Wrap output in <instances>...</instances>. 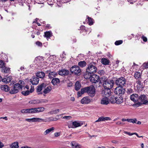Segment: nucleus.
Returning <instances> with one entry per match:
<instances>
[{"label":"nucleus","mask_w":148,"mask_h":148,"mask_svg":"<svg viewBox=\"0 0 148 148\" xmlns=\"http://www.w3.org/2000/svg\"><path fill=\"white\" fill-rule=\"evenodd\" d=\"M142 72L136 71L134 74V77L136 79L140 78L141 77Z\"/></svg>","instance_id":"28"},{"label":"nucleus","mask_w":148,"mask_h":148,"mask_svg":"<svg viewBox=\"0 0 148 148\" xmlns=\"http://www.w3.org/2000/svg\"><path fill=\"white\" fill-rule=\"evenodd\" d=\"M36 76L38 77L43 78L45 77V75L43 72H38L36 73Z\"/></svg>","instance_id":"26"},{"label":"nucleus","mask_w":148,"mask_h":148,"mask_svg":"<svg viewBox=\"0 0 148 148\" xmlns=\"http://www.w3.org/2000/svg\"><path fill=\"white\" fill-rule=\"evenodd\" d=\"M141 67L143 69L148 68V61L147 63H144L142 65Z\"/></svg>","instance_id":"41"},{"label":"nucleus","mask_w":148,"mask_h":148,"mask_svg":"<svg viewBox=\"0 0 148 148\" xmlns=\"http://www.w3.org/2000/svg\"><path fill=\"white\" fill-rule=\"evenodd\" d=\"M115 100V103L119 104L123 103V97H116Z\"/></svg>","instance_id":"23"},{"label":"nucleus","mask_w":148,"mask_h":148,"mask_svg":"<svg viewBox=\"0 0 148 148\" xmlns=\"http://www.w3.org/2000/svg\"><path fill=\"white\" fill-rule=\"evenodd\" d=\"M44 36L47 38H50L52 36V33L51 31H46L44 33Z\"/></svg>","instance_id":"31"},{"label":"nucleus","mask_w":148,"mask_h":148,"mask_svg":"<svg viewBox=\"0 0 148 148\" xmlns=\"http://www.w3.org/2000/svg\"><path fill=\"white\" fill-rule=\"evenodd\" d=\"M29 91L28 90L25 91H22L21 93L23 95L25 96L29 94Z\"/></svg>","instance_id":"42"},{"label":"nucleus","mask_w":148,"mask_h":148,"mask_svg":"<svg viewBox=\"0 0 148 148\" xmlns=\"http://www.w3.org/2000/svg\"><path fill=\"white\" fill-rule=\"evenodd\" d=\"M4 146V145L0 141V148H2Z\"/></svg>","instance_id":"61"},{"label":"nucleus","mask_w":148,"mask_h":148,"mask_svg":"<svg viewBox=\"0 0 148 148\" xmlns=\"http://www.w3.org/2000/svg\"><path fill=\"white\" fill-rule=\"evenodd\" d=\"M124 133L125 134H127L129 136H132V135H133L134 134H135V133H131L130 132H126V131H125L124 132Z\"/></svg>","instance_id":"51"},{"label":"nucleus","mask_w":148,"mask_h":148,"mask_svg":"<svg viewBox=\"0 0 148 148\" xmlns=\"http://www.w3.org/2000/svg\"><path fill=\"white\" fill-rule=\"evenodd\" d=\"M48 119L50 121H54V119L52 117L49 118H48Z\"/></svg>","instance_id":"60"},{"label":"nucleus","mask_w":148,"mask_h":148,"mask_svg":"<svg viewBox=\"0 0 148 148\" xmlns=\"http://www.w3.org/2000/svg\"><path fill=\"white\" fill-rule=\"evenodd\" d=\"M133 92V90L131 88H128L127 91V93L128 94H130Z\"/></svg>","instance_id":"49"},{"label":"nucleus","mask_w":148,"mask_h":148,"mask_svg":"<svg viewBox=\"0 0 148 148\" xmlns=\"http://www.w3.org/2000/svg\"><path fill=\"white\" fill-rule=\"evenodd\" d=\"M122 121H123V122L127 121L128 122V119H125L123 118V119H122Z\"/></svg>","instance_id":"63"},{"label":"nucleus","mask_w":148,"mask_h":148,"mask_svg":"<svg viewBox=\"0 0 148 148\" xmlns=\"http://www.w3.org/2000/svg\"><path fill=\"white\" fill-rule=\"evenodd\" d=\"M60 135V133L58 132H56L54 134V136L56 137L59 136Z\"/></svg>","instance_id":"62"},{"label":"nucleus","mask_w":148,"mask_h":148,"mask_svg":"<svg viewBox=\"0 0 148 148\" xmlns=\"http://www.w3.org/2000/svg\"><path fill=\"white\" fill-rule=\"evenodd\" d=\"M2 72L4 73H8L10 72V70L9 68L6 67L4 66L2 68Z\"/></svg>","instance_id":"35"},{"label":"nucleus","mask_w":148,"mask_h":148,"mask_svg":"<svg viewBox=\"0 0 148 148\" xmlns=\"http://www.w3.org/2000/svg\"><path fill=\"white\" fill-rule=\"evenodd\" d=\"M39 81V79L37 77H33L30 80V82L33 85H37Z\"/></svg>","instance_id":"14"},{"label":"nucleus","mask_w":148,"mask_h":148,"mask_svg":"<svg viewBox=\"0 0 148 148\" xmlns=\"http://www.w3.org/2000/svg\"><path fill=\"white\" fill-rule=\"evenodd\" d=\"M59 111L60 110L59 109H57L56 110L51 111L49 113L51 114H56L58 113Z\"/></svg>","instance_id":"40"},{"label":"nucleus","mask_w":148,"mask_h":148,"mask_svg":"<svg viewBox=\"0 0 148 148\" xmlns=\"http://www.w3.org/2000/svg\"><path fill=\"white\" fill-rule=\"evenodd\" d=\"M5 66V63L2 60H0V68H2Z\"/></svg>","instance_id":"46"},{"label":"nucleus","mask_w":148,"mask_h":148,"mask_svg":"<svg viewBox=\"0 0 148 148\" xmlns=\"http://www.w3.org/2000/svg\"><path fill=\"white\" fill-rule=\"evenodd\" d=\"M86 64V63L84 61H80L78 63V65L81 67H83L85 66Z\"/></svg>","instance_id":"37"},{"label":"nucleus","mask_w":148,"mask_h":148,"mask_svg":"<svg viewBox=\"0 0 148 148\" xmlns=\"http://www.w3.org/2000/svg\"><path fill=\"white\" fill-rule=\"evenodd\" d=\"M91 102V99L88 97H84L81 100V103L83 104H88Z\"/></svg>","instance_id":"12"},{"label":"nucleus","mask_w":148,"mask_h":148,"mask_svg":"<svg viewBox=\"0 0 148 148\" xmlns=\"http://www.w3.org/2000/svg\"><path fill=\"white\" fill-rule=\"evenodd\" d=\"M10 147L11 148H18V143L17 142H14L10 145Z\"/></svg>","instance_id":"32"},{"label":"nucleus","mask_w":148,"mask_h":148,"mask_svg":"<svg viewBox=\"0 0 148 148\" xmlns=\"http://www.w3.org/2000/svg\"><path fill=\"white\" fill-rule=\"evenodd\" d=\"M73 86V83L71 82L68 83L67 84V86L68 87H71Z\"/></svg>","instance_id":"57"},{"label":"nucleus","mask_w":148,"mask_h":148,"mask_svg":"<svg viewBox=\"0 0 148 148\" xmlns=\"http://www.w3.org/2000/svg\"><path fill=\"white\" fill-rule=\"evenodd\" d=\"M115 99H116V97L112 96H111L110 99V101L112 103H114L115 102Z\"/></svg>","instance_id":"39"},{"label":"nucleus","mask_w":148,"mask_h":148,"mask_svg":"<svg viewBox=\"0 0 148 148\" xmlns=\"http://www.w3.org/2000/svg\"><path fill=\"white\" fill-rule=\"evenodd\" d=\"M21 148H32L31 147H29L27 146H25L21 147Z\"/></svg>","instance_id":"64"},{"label":"nucleus","mask_w":148,"mask_h":148,"mask_svg":"<svg viewBox=\"0 0 148 148\" xmlns=\"http://www.w3.org/2000/svg\"><path fill=\"white\" fill-rule=\"evenodd\" d=\"M48 101L46 99H41L39 100V103H47Z\"/></svg>","instance_id":"47"},{"label":"nucleus","mask_w":148,"mask_h":148,"mask_svg":"<svg viewBox=\"0 0 148 148\" xmlns=\"http://www.w3.org/2000/svg\"><path fill=\"white\" fill-rule=\"evenodd\" d=\"M45 110V108L44 107H40L37 108L23 109L21 110V112L22 113L33 114L42 112L44 111Z\"/></svg>","instance_id":"2"},{"label":"nucleus","mask_w":148,"mask_h":148,"mask_svg":"<svg viewBox=\"0 0 148 148\" xmlns=\"http://www.w3.org/2000/svg\"><path fill=\"white\" fill-rule=\"evenodd\" d=\"M54 130V128L53 127H52L47 129L44 132V134L45 135H46L50 133V132L53 131Z\"/></svg>","instance_id":"34"},{"label":"nucleus","mask_w":148,"mask_h":148,"mask_svg":"<svg viewBox=\"0 0 148 148\" xmlns=\"http://www.w3.org/2000/svg\"><path fill=\"white\" fill-rule=\"evenodd\" d=\"M111 119V118L108 117L101 116L99 117L98 119L96 121V122L110 120Z\"/></svg>","instance_id":"20"},{"label":"nucleus","mask_w":148,"mask_h":148,"mask_svg":"<svg viewBox=\"0 0 148 148\" xmlns=\"http://www.w3.org/2000/svg\"><path fill=\"white\" fill-rule=\"evenodd\" d=\"M104 71L103 70H100V71H98V73L99 74H100V75H103L104 74Z\"/></svg>","instance_id":"56"},{"label":"nucleus","mask_w":148,"mask_h":148,"mask_svg":"<svg viewBox=\"0 0 148 148\" xmlns=\"http://www.w3.org/2000/svg\"><path fill=\"white\" fill-rule=\"evenodd\" d=\"M36 44L39 46H42V43L39 41H37L36 42Z\"/></svg>","instance_id":"55"},{"label":"nucleus","mask_w":148,"mask_h":148,"mask_svg":"<svg viewBox=\"0 0 148 148\" xmlns=\"http://www.w3.org/2000/svg\"><path fill=\"white\" fill-rule=\"evenodd\" d=\"M68 127L69 128H73L74 127L73 125L72 122H70V123H68Z\"/></svg>","instance_id":"50"},{"label":"nucleus","mask_w":148,"mask_h":148,"mask_svg":"<svg viewBox=\"0 0 148 148\" xmlns=\"http://www.w3.org/2000/svg\"><path fill=\"white\" fill-rule=\"evenodd\" d=\"M1 89L5 92H8L10 90L9 87L6 85H3L1 86Z\"/></svg>","instance_id":"29"},{"label":"nucleus","mask_w":148,"mask_h":148,"mask_svg":"<svg viewBox=\"0 0 148 148\" xmlns=\"http://www.w3.org/2000/svg\"><path fill=\"white\" fill-rule=\"evenodd\" d=\"M104 93L105 95L107 96H109L111 94L110 89L104 88Z\"/></svg>","instance_id":"27"},{"label":"nucleus","mask_w":148,"mask_h":148,"mask_svg":"<svg viewBox=\"0 0 148 148\" xmlns=\"http://www.w3.org/2000/svg\"><path fill=\"white\" fill-rule=\"evenodd\" d=\"M39 100H33L30 101L29 103L33 105H36L39 104Z\"/></svg>","instance_id":"36"},{"label":"nucleus","mask_w":148,"mask_h":148,"mask_svg":"<svg viewBox=\"0 0 148 148\" xmlns=\"http://www.w3.org/2000/svg\"><path fill=\"white\" fill-rule=\"evenodd\" d=\"M136 83L137 84V87L138 88H140L141 87V82L139 80H138L136 82Z\"/></svg>","instance_id":"48"},{"label":"nucleus","mask_w":148,"mask_h":148,"mask_svg":"<svg viewBox=\"0 0 148 148\" xmlns=\"http://www.w3.org/2000/svg\"><path fill=\"white\" fill-rule=\"evenodd\" d=\"M88 94L91 97H94L95 95V88L93 86L88 87Z\"/></svg>","instance_id":"8"},{"label":"nucleus","mask_w":148,"mask_h":148,"mask_svg":"<svg viewBox=\"0 0 148 148\" xmlns=\"http://www.w3.org/2000/svg\"><path fill=\"white\" fill-rule=\"evenodd\" d=\"M122 87L119 86L116 87L114 90L115 94L120 95L124 94L125 93V90Z\"/></svg>","instance_id":"10"},{"label":"nucleus","mask_w":148,"mask_h":148,"mask_svg":"<svg viewBox=\"0 0 148 148\" xmlns=\"http://www.w3.org/2000/svg\"><path fill=\"white\" fill-rule=\"evenodd\" d=\"M140 101L143 104H148V101L147 96L144 95H140L139 97L138 100Z\"/></svg>","instance_id":"11"},{"label":"nucleus","mask_w":148,"mask_h":148,"mask_svg":"<svg viewBox=\"0 0 148 148\" xmlns=\"http://www.w3.org/2000/svg\"><path fill=\"white\" fill-rule=\"evenodd\" d=\"M126 82V79L123 77L117 79L115 81L116 84L119 86L123 87L125 86Z\"/></svg>","instance_id":"5"},{"label":"nucleus","mask_w":148,"mask_h":148,"mask_svg":"<svg viewBox=\"0 0 148 148\" xmlns=\"http://www.w3.org/2000/svg\"><path fill=\"white\" fill-rule=\"evenodd\" d=\"M70 145L72 148H82V147L81 145L79 144L75 141L71 142L70 143Z\"/></svg>","instance_id":"16"},{"label":"nucleus","mask_w":148,"mask_h":148,"mask_svg":"<svg viewBox=\"0 0 148 148\" xmlns=\"http://www.w3.org/2000/svg\"><path fill=\"white\" fill-rule=\"evenodd\" d=\"M130 99L131 100L134 102H136L137 101H138L139 97L137 94H133L130 96Z\"/></svg>","instance_id":"17"},{"label":"nucleus","mask_w":148,"mask_h":148,"mask_svg":"<svg viewBox=\"0 0 148 148\" xmlns=\"http://www.w3.org/2000/svg\"><path fill=\"white\" fill-rule=\"evenodd\" d=\"M69 73V71L68 70L64 69L58 72L59 74L61 75H67Z\"/></svg>","instance_id":"18"},{"label":"nucleus","mask_w":148,"mask_h":148,"mask_svg":"<svg viewBox=\"0 0 148 148\" xmlns=\"http://www.w3.org/2000/svg\"><path fill=\"white\" fill-rule=\"evenodd\" d=\"M70 71L73 74L77 75H79L81 73V70L79 66L74 65L71 68Z\"/></svg>","instance_id":"4"},{"label":"nucleus","mask_w":148,"mask_h":148,"mask_svg":"<svg viewBox=\"0 0 148 148\" xmlns=\"http://www.w3.org/2000/svg\"><path fill=\"white\" fill-rule=\"evenodd\" d=\"M88 87H85L83 88H82L80 91H78L77 93V95L78 97H80L82 95L84 94V93H87Z\"/></svg>","instance_id":"15"},{"label":"nucleus","mask_w":148,"mask_h":148,"mask_svg":"<svg viewBox=\"0 0 148 148\" xmlns=\"http://www.w3.org/2000/svg\"><path fill=\"white\" fill-rule=\"evenodd\" d=\"M141 38L143 39V41L145 42H146L147 41V38L144 36H142Z\"/></svg>","instance_id":"53"},{"label":"nucleus","mask_w":148,"mask_h":148,"mask_svg":"<svg viewBox=\"0 0 148 148\" xmlns=\"http://www.w3.org/2000/svg\"><path fill=\"white\" fill-rule=\"evenodd\" d=\"M44 88L43 91V93L45 94H47L49 93L52 89V88L50 86H48Z\"/></svg>","instance_id":"24"},{"label":"nucleus","mask_w":148,"mask_h":148,"mask_svg":"<svg viewBox=\"0 0 148 148\" xmlns=\"http://www.w3.org/2000/svg\"><path fill=\"white\" fill-rule=\"evenodd\" d=\"M88 21L89 25H92L93 24L92 19L90 17L88 18Z\"/></svg>","instance_id":"43"},{"label":"nucleus","mask_w":148,"mask_h":148,"mask_svg":"<svg viewBox=\"0 0 148 148\" xmlns=\"http://www.w3.org/2000/svg\"><path fill=\"white\" fill-rule=\"evenodd\" d=\"M21 89L22 87L19 84H16L11 89L10 92L11 94L16 93L18 92L19 90Z\"/></svg>","instance_id":"7"},{"label":"nucleus","mask_w":148,"mask_h":148,"mask_svg":"<svg viewBox=\"0 0 148 148\" xmlns=\"http://www.w3.org/2000/svg\"><path fill=\"white\" fill-rule=\"evenodd\" d=\"M72 123L74 126L73 128L81 126L83 125L82 123H80L78 121L73 122H72Z\"/></svg>","instance_id":"25"},{"label":"nucleus","mask_w":148,"mask_h":148,"mask_svg":"<svg viewBox=\"0 0 148 148\" xmlns=\"http://www.w3.org/2000/svg\"><path fill=\"white\" fill-rule=\"evenodd\" d=\"M97 68L95 63L92 62L88 65V67L86 69V72L89 75L93 74L97 71Z\"/></svg>","instance_id":"3"},{"label":"nucleus","mask_w":148,"mask_h":148,"mask_svg":"<svg viewBox=\"0 0 148 148\" xmlns=\"http://www.w3.org/2000/svg\"><path fill=\"white\" fill-rule=\"evenodd\" d=\"M60 81L59 79L57 78H53L51 82L52 84L54 86L57 85L60 83Z\"/></svg>","instance_id":"22"},{"label":"nucleus","mask_w":148,"mask_h":148,"mask_svg":"<svg viewBox=\"0 0 148 148\" xmlns=\"http://www.w3.org/2000/svg\"><path fill=\"white\" fill-rule=\"evenodd\" d=\"M47 71L49 72L48 74V76L50 79H52L55 77H56L58 74L56 72H51V71Z\"/></svg>","instance_id":"19"},{"label":"nucleus","mask_w":148,"mask_h":148,"mask_svg":"<svg viewBox=\"0 0 148 148\" xmlns=\"http://www.w3.org/2000/svg\"><path fill=\"white\" fill-rule=\"evenodd\" d=\"M137 121V120L136 118L134 119H128V122L132 123H136Z\"/></svg>","instance_id":"38"},{"label":"nucleus","mask_w":148,"mask_h":148,"mask_svg":"<svg viewBox=\"0 0 148 148\" xmlns=\"http://www.w3.org/2000/svg\"><path fill=\"white\" fill-rule=\"evenodd\" d=\"M46 86V85L45 83H42L40 85L38 86L36 89V92L39 95L42 94V92L41 91L42 88H45Z\"/></svg>","instance_id":"13"},{"label":"nucleus","mask_w":148,"mask_h":148,"mask_svg":"<svg viewBox=\"0 0 148 148\" xmlns=\"http://www.w3.org/2000/svg\"><path fill=\"white\" fill-rule=\"evenodd\" d=\"M2 81L3 82H5V83H7V79L6 77L3 78V79H2Z\"/></svg>","instance_id":"58"},{"label":"nucleus","mask_w":148,"mask_h":148,"mask_svg":"<svg viewBox=\"0 0 148 148\" xmlns=\"http://www.w3.org/2000/svg\"><path fill=\"white\" fill-rule=\"evenodd\" d=\"M123 43V41L122 40H119L116 41L115 42V44L116 45H119Z\"/></svg>","instance_id":"44"},{"label":"nucleus","mask_w":148,"mask_h":148,"mask_svg":"<svg viewBox=\"0 0 148 148\" xmlns=\"http://www.w3.org/2000/svg\"><path fill=\"white\" fill-rule=\"evenodd\" d=\"M90 76V81L93 83H96L99 82L100 83V81L101 80V78L99 79V76L96 74H93Z\"/></svg>","instance_id":"6"},{"label":"nucleus","mask_w":148,"mask_h":148,"mask_svg":"<svg viewBox=\"0 0 148 148\" xmlns=\"http://www.w3.org/2000/svg\"><path fill=\"white\" fill-rule=\"evenodd\" d=\"M142 104H143L140 101V102H138V103L134 104V106H135L136 107H137L141 106Z\"/></svg>","instance_id":"45"},{"label":"nucleus","mask_w":148,"mask_h":148,"mask_svg":"<svg viewBox=\"0 0 148 148\" xmlns=\"http://www.w3.org/2000/svg\"><path fill=\"white\" fill-rule=\"evenodd\" d=\"M12 77H6L7 81V83L9 82L12 79Z\"/></svg>","instance_id":"52"},{"label":"nucleus","mask_w":148,"mask_h":148,"mask_svg":"<svg viewBox=\"0 0 148 148\" xmlns=\"http://www.w3.org/2000/svg\"><path fill=\"white\" fill-rule=\"evenodd\" d=\"M101 62L103 64L105 65H108L110 63V61L108 59L105 58H103L101 59Z\"/></svg>","instance_id":"30"},{"label":"nucleus","mask_w":148,"mask_h":148,"mask_svg":"<svg viewBox=\"0 0 148 148\" xmlns=\"http://www.w3.org/2000/svg\"><path fill=\"white\" fill-rule=\"evenodd\" d=\"M25 120L29 122H46L45 119L38 118H33L31 119H26Z\"/></svg>","instance_id":"9"},{"label":"nucleus","mask_w":148,"mask_h":148,"mask_svg":"<svg viewBox=\"0 0 148 148\" xmlns=\"http://www.w3.org/2000/svg\"><path fill=\"white\" fill-rule=\"evenodd\" d=\"M103 83V87L104 88L107 89L112 88L114 84V81L113 80L107 79L104 77H102L101 78V80L100 81V83Z\"/></svg>","instance_id":"1"},{"label":"nucleus","mask_w":148,"mask_h":148,"mask_svg":"<svg viewBox=\"0 0 148 148\" xmlns=\"http://www.w3.org/2000/svg\"><path fill=\"white\" fill-rule=\"evenodd\" d=\"M50 0H47V3L50 5H53V1H50Z\"/></svg>","instance_id":"59"},{"label":"nucleus","mask_w":148,"mask_h":148,"mask_svg":"<svg viewBox=\"0 0 148 148\" xmlns=\"http://www.w3.org/2000/svg\"><path fill=\"white\" fill-rule=\"evenodd\" d=\"M24 83V82L23 81H20L18 83H17V84H19V85L21 86L22 87H22L23 86V84Z\"/></svg>","instance_id":"54"},{"label":"nucleus","mask_w":148,"mask_h":148,"mask_svg":"<svg viewBox=\"0 0 148 148\" xmlns=\"http://www.w3.org/2000/svg\"><path fill=\"white\" fill-rule=\"evenodd\" d=\"M75 89L77 91L79 90L81 87V85L78 81H77L75 85Z\"/></svg>","instance_id":"33"},{"label":"nucleus","mask_w":148,"mask_h":148,"mask_svg":"<svg viewBox=\"0 0 148 148\" xmlns=\"http://www.w3.org/2000/svg\"><path fill=\"white\" fill-rule=\"evenodd\" d=\"M109 103V99L107 97H104L102 99L101 101V104L107 105Z\"/></svg>","instance_id":"21"}]
</instances>
